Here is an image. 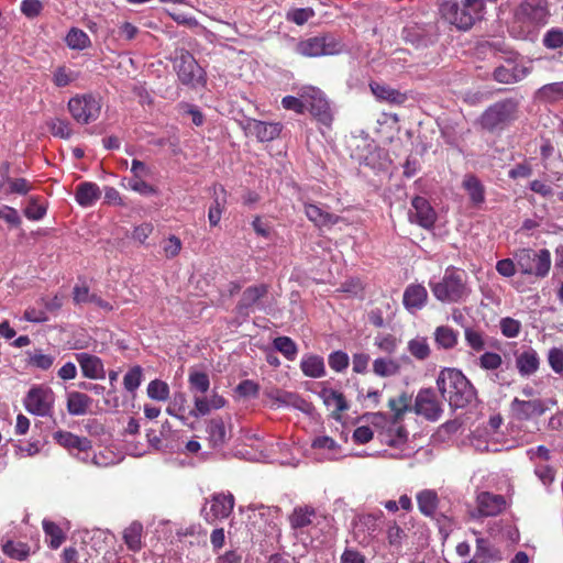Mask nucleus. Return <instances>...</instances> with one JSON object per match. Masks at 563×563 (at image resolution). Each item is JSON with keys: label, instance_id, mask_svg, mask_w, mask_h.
<instances>
[{"label": "nucleus", "instance_id": "obj_1", "mask_svg": "<svg viewBox=\"0 0 563 563\" xmlns=\"http://www.w3.org/2000/svg\"><path fill=\"white\" fill-rule=\"evenodd\" d=\"M442 397L452 408H465L476 398V390L465 375L456 368H443L437 378Z\"/></svg>", "mask_w": 563, "mask_h": 563}, {"label": "nucleus", "instance_id": "obj_2", "mask_svg": "<svg viewBox=\"0 0 563 563\" xmlns=\"http://www.w3.org/2000/svg\"><path fill=\"white\" fill-rule=\"evenodd\" d=\"M485 2L481 0H443L441 16L457 30L467 31L483 18Z\"/></svg>", "mask_w": 563, "mask_h": 563}, {"label": "nucleus", "instance_id": "obj_3", "mask_svg": "<svg viewBox=\"0 0 563 563\" xmlns=\"http://www.w3.org/2000/svg\"><path fill=\"white\" fill-rule=\"evenodd\" d=\"M433 296L441 302L455 303L465 300L470 295L464 271L450 266L438 282L429 283Z\"/></svg>", "mask_w": 563, "mask_h": 563}, {"label": "nucleus", "instance_id": "obj_4", "mask_svg": "<svg viewBox=\"0 0 563 563\" xmlns=\"http://www.w3.org/2000/svg\"><path fill=\"white\" fill-rule=\"evenodd\" d=\"M519 101L506 98L490 104L478 118L479 126L488 132L503 130L517 118Z\"/></svg>", "mask_w": 563, "mask_h": 563}, {"label": "nucleus", "instance_id": "obj_5", "mask_svg": "<svg viewBox=\"0 0 563 563\" xmlns=\"http://www.w3.org/2000/svg\"><path fill=\"white\" fill-rule=\"evenodd\" d=\"M515 260L522 274L538 278L547 277L551 268V253L547 249H521L516 252Z\"/></svg>", "mask_w": 563, "mask_h": 563}, {"label": "nucleus", "instance_id": "obj_6", "mask_svg": "<svg viewBox=\"0 0 563 563\" xmlns=\"http://www.w3.org/2000/svg\"><path fill=\"white\" fill-rule=\"evenodd\" d=\"M344 48L342 42L332 34H321L299 41L295 52L303 57H320L340 54Z\"/></svg>", "mask_w": 563, "mask_h": 563}, {"label": "nucleus", "instance_id": "obj_7", "mask_svg": "<svg viewBox=\"0 0 563 563\" xmlns=\"http://www.w3.org/2000/svg\"><path fill=\"white\" fill-rule=\"evenodd\" d=\"M174 67L183 85L195 88L206 84L205 70L188 51L181 49L177 53Z\"/></svg>", "mask_w": 563, "mask_h": 563}, {"label": "nucleus", "instance_id": "obj_8", "mask_svg": "<svg viewBox=\"0 0 563 563\" xmlns=\"http://www.w3.org/2000/svg\"><path fill=\"white\" fill-rule=\"evenodd\" d=\"M68 110L75 121L88 124L99 118L101 103L93 95H81L68 101Z\"/></svg>", "mask_w": 563, "mask_h": 563}, {"label": "nucleus", "instance_id": "obj_9", "mask_svg": "<svg viewBox=\"0 0 563 563\" xmlns=\"http://www.w3.org/2000/svg\"><path fill=\"white\" fill-rule=\"evenodd\" d=\"M267 294L268 285L266 284L253 285L244 289L235 306L236 314L247 318L256 310H265L264 299L267 297Z\"/></svg>", "mask_w": 563, "mask_h": 563}, {"label": "nucleus", "instance_id": "obj_10", "mask_svg": "<svg viewBox=\"0 0 563 563\" xmlns=\"http://www.w3.org/2000/svg\"><path fill=\"white\" fill-rule=\"evenodd\" d=\"M301 97L306 100V110H309L320 123L330 126L333 115L323 92L314 87H307L302 90Z\"/></svg>", "mask_w": 563, "mask_h": 563}, {"label": "nucleus", "instance_id": "obj_11", "mask_svg": "<svg viewBox=\"0 0 563 563\" xmlns=\"http://www.w3.org/2000/svg\"><path fill=\"white\" fill-rule=\"evenodd\" d=\"M55 395L48 387L36 386L29 390L24 398L25 409L36 416H48L52 412Z\"/></svg>", "mask_w": 563, "mask_h": 563}, {"label": "nucleus", "instance_id": "obj_12", "mask_svg": "<svg viewBox=\"0 0 563 563\" xmlns=\"http://www.w3.org/2000/svg\"><path fill=\"white\" fill-rule=\"evenodd\" d=\"M412 411L429 421H438L443 413V408L434 390L423 388L416 396Z\"/></svg>", "mask_w": 563, "mask_h": 563}, {"label": "nucleus", "instance_id": "obj_13", "mask_svg": "<svg viewBox=\"0 0 563 563\" xmlns=\"http://www.w3.org/2000/svg\"><path fill=\"white\" fill-rule=\"evenodd\" d=\"M210 507L205 506L201 510L205 520L213 525L219 519L228 518L234 508V497L232 494H214L210 499Z\"/></svg>", "mask_w": 563, "mask_h": 563}, {"label": "nucleus", "instance_id": "obj_14", "mask_svg": "<svg viewBox=\"0 0 563 563\" xmlns=\"http://www.w3.org/2000/svg\"><path fill=\"white\" fill-rule=\"evenodd\" d=\"M548 410L542 399L521 400L514 398L510 402V411L519 421H528L534 417L542 416Z\"/></svg>", "mask_w": 563, "mask_h": 563}, {"label": "nucleus", "instance_id": "obj_15", "mask_svg": "<svg viewBox=\"0 0 563 563\" xmlns=\"http://www.w3.org/2000/svg\"><path fill=\"white\" fill-rule=\"evenodd\" d=\"M529 74V69L520 66L514 58H507L506 64L497 66L493 71V78L497 82L511 85L521 81Z\"/></svg>", "mask_w": 563, "mask_h": 563}, {"label": "nucleus", "instance_id": "obj_16", "mask_svg": "<svg viewBox=\"0 0 563 563\" xmlns=\"http://www.w3.org/2000/svg\"><path fill=\"white\" fill-rule=\"evenodd\" d=\"M409 219L411 222L429 229L434 224L437 216L429 201L426 198L418 196L411 201Z\"/></svg>", "mask_w": 563, "mask_h": 563}, {"label": "nucleus", "instance_id": "obj_17", "mask_svg": "<svg viewBox=\"0 0 563 563\" xmlns=\"http://www.w3.org/2000/svg\"><path fill=\"white\" fill-rule=\"evenodd\" d=\"M245 130L260 142H269L279 136L282 125L279 123L264 122L255 119L246 121Z\"/></svg>", "mask_w": 563, "mask_h": 563}, {"label": "nucleus", "instance_id": "obj_18", "mask_svg": "<svg viewBox=\"0 0 563 563\" xmlns=\"http://www.w3.org/2000/svg\"><path fill=\"white\" fill-rule=\"evenodd\" d=\"M506 507L505 497L489 492H483L477 496V509L482 516L494 517L503 512Z\"/></svg>", "mask_w": 563, "mask_h": 563}, {"label": "nucleus", "instance_id": "obj_19", "mask_svg": "<svg viewBox=\"0 0 563 563\" xmlns=\"http://www.w3.org/2000/svg\"><path fill=\"white\" fill-rule=\"evenodd\" d=\"M516 367L523 377L536 374L540 366V357L531 346L525 347L521 352H516Z\"/></svg>", "mask_w": 563, "mask_h": 563}, {"label": "nucleus", "instance_id": "obj_20", "mask_svg": "<svg viewBox=\"0 0 563 563\" xmlns=\"http://www.w3.org/2000/svg\"><path fill=\"white\" fill-rule=\"evenodd\" d=\"M76 360L79 363L85 377L90 379L104 377L103 364L98 356L82 352L76 354Z\"/></svg>", "mask_w": 563, "mask_h": 563}, {"label": "nucleus", "instance_id": "obj_21", "mask_svg": "<svg viewBox=\"0 0 563 563\" xmlns=\"http://www.w3.org/2000/svg\"><path fill=\"white\" fill-rule=\"evenodd\" d=\"M54 439L71 454L78 451H88L92 448L91 441L88 438L78 437L68 431H57L54 434Z\"/></svg>", "mask_w": 563, "mask_h": 563}, {"label": "nucleus", "instance_id": "obj_22", "mask_svg": "<svg viewBox=\"0 0 563 563\" xmlns=\"http://www.w3.org/2000/svg\"><path fill=\"white\" fill-rule=\"evenodd\" d=\"M519 13L532 22H545L548 16L547 0H523L519 5Z\"/></svg>", "mask_w": 563, "mask_h": 563}, {"label": "nucleus", "instance_id": "obj_23", "mask_svg": "<svg viewBox=\"0 0 563 563\" xmlns=\"http://www.w3.org/2000/svg\"><path fill=\"white\" fill-rule=\"evenodd\" d=\"M101 197V190L95 183L84 181L80 183L75 192V199L81 207H91Z\"/></svg>", "mask_w": 563, "mask_h": 563}, {"label": "nucleus", "instance_id": "obj_24", "mask_svg": "<svg viewBox=\"0 0 563 563\" xmlns=\"http://www.w3.org/2000/svg\"><path fill=\"white\" fill-rule=\"evenodd\" d=\"M428 299V291L422 285H409L404 292L402 302L408 310L421 309Z\"/></svg>", "mask_w": 563, "mask_h": 563}, {"label": "nucleus", "instance_id": "obj_25", "mask_svg": "<svg viewBox=\"0 0 563 563\" xmlns=\"http://www.w3.org/2000/svg\"><path fill=\"white\" fill-rule=\"evenodd\" d=\"M416 498L420 512L433 518L440 504L438 493L433 489H423L417 494Z\"/></svg>", "mask_w": 563, "mask_h": 563}, {"label": "nucleus", "instance_id": "obj_26", "mask_svg": "<svg viewBox=\"0 0 563 563\" xmlns=\"http://www.w3.org/2000/svg\"><path fill=\"white\" fill-rule=\"evenodd\" d=\"M92 405V399L84 393L70 391L67 395V411L71 416L86 415Z\"/></svg>", "mask_w": 563, "mask_h": 563}, {"label": "nucleus", "instance_id": "obj_27", "mask_svg": "<svg viewBox=\"0 0 563 563\" xmlns=\"http://www.w3.org/2000/svg\"><path fill=\"white\" fill-rule=\"evenodd\" d=\"M534 99L551 104L563 100V81L543 85L534 92Z\"/></svg>", "mask_w": 563, "mask_h": 563}, {"label": "nucleus", "instance_id": "obj_28", "mask_svg": "<svg viewBox=\"0 0 563 563\" xmlns=\"http://www.w3.org/2000/svg\"><path fill=\"white\" fill-rule=\"evenodd\" d=\"M462 187L470 196L474 206H479L485 201V187L475 175H466L463 179Z\"/></svg>", "mask_w": 563, "mask_h": 563}, {"label": "nucleus", "instance_id": "obj_29", "mask_svg": "<svg viewBox=\"0 0 563 563\" xmlns=\"http://www.w3.org/2000/svg\"><path fill=\"white\" fill-rule=\"evenodd\" d=\"M300 368L307 377L320 378L325 375L323 358L316 354H307L301 358Z\"/></svg>", "mask_w": 563, "mask_h": 563}, {"label": "nucleus", "instance_id": "obj_30", "mask_svg": "<svg viewBox=\"0 0 563 563\" xmlns=\"http://www.w3.org/2000/svg\"><path fill=\"white\" fill-rule=\"evenodd\" d=\"M371 90L373 95L383 101H387L394 104H401L406 100V96L400 91L379 82H371Z\"/></svg>", "mask_w": 563, "mask_h": 563}, {"label": "nucleus", "instance_id": "obj_31", "mask_svg": "<svg viewBox=\"0 0 563 563\" xmlns=\"http://www.w3.org/2000/svg\"><path fill=\"white\" fill-rule=\"evenodd\" d=\"M319 395L327 407H334V418H338L340 412L346 411L349 409V404L344 395L340 391L333 390L331 388H323Z\"/></svg>", "mask_w": 563, "mask_h": 563}, {"label": "nucleus", "instance_id": "obj_32", "mask_svg": "<svg viewBox=\"0 0 563 563\" xmlns=\"http://www.w3.org/2000/svg\"><path fill=\"white\" fill-rule=\"evenodd\" d=\"M411 400H412V396L405 391L401 393L398 397L389 399L388 407L394 412V417H393L394 424H399V422L402 420L404 415L407 411L412 410Z\"/></svg>", "mask_w": 563, "mask_h": 563}, {"label": "nucleus", "instance_id": "obj_33", "mask_svg": "<svg viewBox=\"0 0 563 563\" xmlns=\"http://www.w3.org/2000/svg\"><path fill=\"white\" fill-rule=\"evenodd\" d=\"M143 525L139 521H133L123 531V540L128 549L133 552H139L142 547Z\"/></svg>", "mask_w": 563, "mask_h": 563}, {"label": "nucleus", "instance_id": "obj_34", "mask_svg": "<svg viewBox=\"0 0 563 563\" xmlns=\"http://www.w3.org/2000/svg\"><path fill=\"white\" fill-rule=\"evenodd\" d=\"M316 510L310 506L296 507L289 516V523L292 529H301L312 523Z\"/></svg>", "mask_w": 563, "mask_h": 563}, {"label": "nucleus", "instance_id": "obj_35", "mask_svg": "<svg viewBox=\"0 0 563 563\" xmlns=\"http://www.w3.org/2000/svg\"><path fill=\"white\" fill-rule=\"evenodd\" d=\"M209 442L213 448L221 446L227 441V430L221 418L211 419L207 427Z\"/></svg>", "mask_w": 563, "mask_h": 563}, {"label": "nucleus", "instance_id": "obj_36", "mask_svg": "<svg viewBox=\"0 0 563 563\" xmlns=\"http://www.w3.org/2000/svg\"><path fill=\"white\" fill-rule=\"evenodd\" d=\"M274 398L279 404L292 406L294 408H297L302 412H309L312 408L310 402L306 401L302 397L295 393L277 390L276 396H274Z\"/></svg>", "mask_w": 563, "mask_h": 563}, {"label": "nucleus", "instance_id": "obj_37", "mask_svg": "<svg viewBox=\"0 0 563 563\" xmlns=\"http://www.w3.org/2000/svg\"><path fill=\"white\" fill-rule=\"evenodd\" d=\"M434 340L439 347L450 350L456 346L459 334L448 325H440L434 331Z\"/></svg>", "mask_w": 563, "mask_h": 563}, {"label": "nucleus", "instance_id": "obj_38", "mask_svg": "<svg viewBox=\"0 0 563 563\" xmlns=\"http://www.w3.org/2000/svg\"><path fill=\"white\" fill-rule=\"evenodd\" d=\"M5 555L18 561H24L29 558L31 549L27 543L9 540L2 545Z\"/></svg>", "mask_w": 563, "mask_h": 563}, {"label": "nucleus", "instance_id": "obj_39", "mask_svg": "<svg viewBox=\"0 0 563 563\" xmlns=\"http://www.w3.org/2000/svg\"><path fill=\"white\" fill-rule=\"evenodd\" d=\"M43 530L46 538H48V544L52 549H57L62 545L65 540L63 530L53 521L44 520Z\"/></svg>", "mask_w": 563, "mask_h": 563}, {"label": "nucleus", "instance_id": "obj_40", "mask_svg": "<svg viewBox=\"0 0 563 563\" xmlns=\"http://www.w3.org/2000/svg\"><path fill=\"white\" fill-rule=\"evenodd\" d=\"M305 212L308 219L314 222L317 225H324L335 222L333 214L324 212L316 205H306Z\"/></svg>", "mask_w": 563, "mask_h": 563}, {"label": "nucleus", "instance_id": "obj_41", "mask_svg": "<svg viewBox=\"0 0 563 563\" xmlns=\"http://www.w3.org/2000/svg\"><path fill=\"white\" fill-rule=\"evenodd\" d=\"M399 364L390 358H376L373 363V371L380 377L393 376L399 372Z\"/></svg>", "mask_w": 563, "mask_h": 563}, {"label": "nucleus", "instance_id": "obj_42", "mask_svg": "<svg viewBox=\"0 0 563 563\" xmlns=\"http://www.w3.org/2000/svg\"><path fill=\"white\" fill-rule=\"evenodd\" d=\"M66 43L73 49H84L90 45V38L82 30L71 27L66 35Z\"/></svg>", "mask_w": 563, "mask_h": 563}, {"label": "nucleus", "instance_id": "obj_43", "mask_svg": "<svg viewBox=\"0 0 563 563\" xmlns=\"http://www.w3.org/2000/svg\"><path fill=\"white\" fill-rule=\"evenodd\" d=\"M191 391L206 394L210 387L209 376L203 372L191 371L188 377Z\"/></svg>", "mask_w": 563, "mask_h": 563}, {"label": "nucleus", "instance_id": "obj_44", "mask_svg": "<svg viewBox=\"0 0 563 563\" xmlns=\"http://www.w3.org/2000/svg\"><path fill=\"white\" fill-rule=\"evenodd\" d=\"M4 184L8 186L5 189L7 195L18 194L24 196L33 189L31 183L25 178H12L5 176Z\"/></svg>", "mask_w": 563, "mask_h": 563}, {"label": "nucleus", "instance_id": "obj_45", "mask_svg": "<svg viewBox=\"0 0 563 563\" xmlns=\"http://www.w3.org/2000/svg\"><path fill=\"white\" fill-rule=\"evenodd\" d=\"M386 537L388 544L391 548L399 549L401 548L405 539L407 538V534L405 530L400 526H398L396 521H390L388 522L387 526Z\"/></svg>", "mask_w": 563, "mask_h": 563}, {"label": "nucleus", "instance_id": "obj_46", "mask_svg": "<svg viewBox=\"0 0 563 563\" xmlns=\"http://www.w3.org/2000/svg\"><path fill=\"white\" fill-rule=\"evenodd\" d=\"M274 347L287 360H295L298 349L296 343L288 336H278L273 342Z\"/></svg>", "mask_w": 563, "mask_h": 563}, {"label": "nucleus", "instance_id": "obj_47", "mask_svg": "<svg viewBox=\"0 0 563 563\" xmlns=\"http://www.w3.org/2000/svg\"><path fill=\"white\" fill-rule=\"evenodd\" d=\"M464 336H465V341H466L467 345L472 350H474L476 352H481L485 349V346H486L485 335L478 329H475L472 327L465 328Z\"/></svg>", "mask_w": 563, "mask_h": 563}, {"label": "nucleus", "instance_id": "obj_48", "mask_svg": "<svg viewBox=\"0 0 563 563\" xmlns=\"http://www.w3.org/2000/svg\"><path fill=\"white\" fill-rule=\"evenodd\" d=\"M54 356L51 354H44L41 350H34L32 352H27V363L31 366L37 367L40 369L46 371L54 363Z\"/></svg>", "mask_w": 563, "mask_h": 563}, {"label": "nucleus", "instance_id": "obj_49", "mask_svg": "<svg viewBox=\"0 0 563 563\" xmlns=\"http://www.w3.org/2000/svg\"><path fill=\"white\" fill-rule=\"evenodd\" d=\"M143 377V369L140 365H135L124 375L123 385L129 393H135L140 387Z\"/></svg>", "mask_w": 563, "mask_h": 563}, {"label": "nucleus", "instance_id": "obj_50", "mask_svg": "<svg viewBox=\"0 0 563 563\" xmlns=\"http://www.w3.org/2000/svg\"><path fill=\"white\" fill-rule=\"evenodd\" d=\"M48 128L54 136L69 139L73 134L70 123L67 119L55 118L48 122Z\"/></svg>", "mask_w": 563, "mask_h": 563}, {"label": "nucleus", "instance_id": "obj_51", "mask_svg": "<svg viewBox=\"0 0 563 563\" xmlns=\"http://www.w3.org/2000/svg\"><path fill=\"white\" fill-rule=\"evenodd\" d=\"M46 213V205L41 202L37 197H30L24 214L29 220H41Z\"/></svg>", "mask_w": 563, "mask_h": 563}, {"label": "nucleus", "instance_id": "obj_52", "mask_svg": "<svg viewBox=\"0 0 563 563\" xmlns=\"http://www.w3.org/2000/svg\"><path fill=\"white\" fill-rule=\"evenodd\" d=\"M408 350L417 360L423 361L430 355V347L424 338H416L409 341Z\"/></svg>", "mask_w": 563, "mask_h": 563}, {"label": "nucleus", "instance_id": "obj_53", "mask_svg": "<svg viewBox=\"0 0 563 563\" xmlns=\"http://www.w3.org/2000/svg\"><path fill=\"white\" fill-rule=\"evenodd\" d=\"M147 395L151 399L164 401L169 396V387L165 382L154 379L147 386Z\"/></svg>", "mask_w": 563, "mask_h": 563}, {"label": "nucleus", "instance_id": "obj_54", "mask_svg": "<svg viewBox=\"0 0 563 563\" xmlns=\"http://www.w3.org/2000/svg\"><path fill=\"white\" fill-rule=\"evenodd\" d=\"M493 555L489 541L484 538H477L475 555L473 559L464 563H485Z\"/></svg>", "mask_w": 563, "mask_h": 563}, {"label": "nucleus", "instance_id": "obj_55", "mask_svg": "<svg viewBox=\"0 0 563 563\" xmlns=\"http://www.w3.org/2000/svg\"><path fill=\"white\" fill-rule=\"evenodd\" d=\"M501 364V356L495 352H485L478 357V365L485 371H496Z\"/></svg>", "mask_w": 563, "mask_h": 563}, {"label": "nucleus", "instance_id": "obj_56", "mask_svg": "<svg viewBox=\"0 0 563 563\" xmlns=\"http://www.w3.org/2000/svg\"><path fill=\"white\" fill-rule=\"evenodd\" d=\"M44 9L42 0H23L20 5L21 13L27 19H35L41 15Z\"/></svg>", "mask_w": 563, "mask_h": 563}, {"label": "nucleus", "instance_id": "obj_57", "mask_svg": "<svg viewBox=\"0 0 563 563\" xmlns=\"http://www.w3.org/2000/svg\"><path fill=\"white\" fill-rule=\"evenodd\" d=\"M543 45L549 49H556L563 46V31L560 29H550L543 35Z\"/></svg>", "mask_w": 563, "mask_h": 563}, {"label": "nucleus", "instance_id": "obj_58", "mask_svg": "<svg viewBox=\"0 0 563 563\" xmlns=\"http://www.w3.org/2000/svg\"><path fill=\"white\" fill-rule=\"evenodd\" d=\"M500 331L506 338H516L520 333L521 323L510 317L503 318L499 322Z\"/></svg>", "mask_w": 563, "mask_h": 563}, {"label": "nucleus", "instance_id": "obj_59", "mask_svg": "<svg viewBox=\"0 0 563 563\" xmlns=\"http://www.w3.org/2000/svg\"><path fill=\"white\" fill-rule=\"evenodd\" d=\"M548 362L552 371L563 377V349H550L548 353Z\"/></svg>", "mask_w": 563, "mask_h": 563}, {"label": "nucleus", "instance_id": "obj_60", "mask_svg": "<svg viewBox=\"0 0 563 563\" xmlns=\"http://www.w3.org/2000/svg\"><path fill=\"white\" fill-rule=\"evenodd\" d=\"M534 474L544 486L551 485L555 478V470L544 463L536 464Z\"/></svg>", "mask_w": 563, "mask_h": 563}, {"label": "nucleus", "instance_id": "obj_61", "mask_svg": "<svg viewBox=\"0 0 563 563\" xmlns=\"http://www.w3.org/2000/svg\"><path fill=\"white\" fill-rule=\"evenodd\" d=\"M313 15L314 11L311 8H299L289 11L287 13V20L297 25H303Z\"/></svg>", "mask_w": 563, "mask_h": 563}, {"label": "nucleus", "instance_id": "obj_62", "mask_svg": "<svg viewBox=\"0 0 563 563\" xmlns=\"http://www.w3.org/2000/svg\"><path fill=\"white\" fill-rule=\"evenodd\" d=\"M329 366L335 372H342L349 366V356L345 352L335 351L329 355Z\"/></svg>", "mask_w": 563, "mask_h": 563}, {"label": "nucleus", "instance_id": "obj_63", "mask_svg": "<svg viewBox=\"0 0 563 563\" xmlns=\"http://www.w3.org/2000/svg\"><path fill=\"white\" fill-rule=\"evenodd\" d=\"M282 104L285 109L292 110L297 113H303L307 108L306 100H303V98L301 96H300V98H296L292 96H286L283 98Z\"/></svg>", "mask_w": 563, "mask_h": 563}, {"label": "nucleus", "instance_id": "obj_64", "mask_svg": "<svg viewBox=\"0 0 563 563\" xmlns=\"http://www.w3.org/2000/svg\"><path fill=\"white\" fill-rule=\"evenodd\" d=\"M236 393L242 397H256L260 386L251 379L242 380L235 388Z\"/></svg>", "mask_w": 563, "mask_h": 563}]
</instances>
